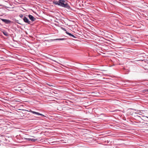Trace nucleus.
Returning a JSON list of instances; mask_svg holds the SVG:
<instances>
[{
    "instance_id": "obj_8",
    "label": "nucleus",
    "mask_w": 148,
    "mask_h": 148,
    "mask_svg": "<svg viewBox=\"0 0 148 148\" xmlns=\"http://www.w3.org/2000/svg\"><path fill=\"white\" fill-rule=\"evenodd\" d=\"M3 33L5 36H8V33L6 32H3Z\"/></svg>"
},
{
    "instance_id": "obj_3",
    "label": "nucleus",
    "mask_w": 148,
    "mask_h": 148,
    "mask_svg": "<svg viewBox=\"0 0 148 148\" xmlns=\"http://www.w3.org/2000/svg\"><path fill=\"white\" fill-rule=\"evenodd\" d=\"M24 21L26 23H27L29 24H31V22L29 21L28 19L25 16H24L23 18Z\"/></svg>"
},
{
    "instance_id": "obj_15",
    "label": "nucleus",
    "mask_w": 148,
    "mask_h": 148,
    "mask_svg": "<svg viewBox=\"0 0 148 148\" xmlns=\"http://www.w3.org/2000/svg\"><path fill=\"white\" fill-rule=\"evenodd\" d=\"M62 28L63 30H65V29L64 28Z\"/></svg>"
},
{
    "instance_id": "obj_10",
    "label": "nucleus",
    "mask_w": 148,
    "mask_h": 148,
    "mask_svg": "<svg viewBox=\"0 0 148 148\" xmlns=\"http://www.w3.org/2000/svg\"><path fill=\"white\" fill-rule=\"evenodd\" d=\"M24 138L25 140H27L28 141H31V138Z\"/></svg>"
},
{
    "instance_id": "obj_9",
    "label": "nucleus",
    "mask_w": 148,
    "mask_h": 148,
    "mask_svg": "<svg viewBox=\"0 0 148 148\" xmlns=\"http://www.w3.org/2000/svg\"><path fill=\"white\" fill-rule=\"evenodd\" d=\"M37 140V139H35L34 138H31V141H32V142H35Z\"/></svg>"
},
{
    "instance_id": "obj_5",
    "label": "nucleus",
    "mask_w": 148,
    "mask_h": 148,
    "mask_svg": "<svg viewBox=\"0 0 148 148\" xmlns=\"http://www.w3.org/2000/svg\"><path fill=\"white\" fill-rule=\"evenodd\" d=\"M32 113L33 114H35L38 115H41L43 116H44V115L42 114H40L39 112L34 111V112H32Z\"/></svg>"
},
{
    "instance_id": "obj_16",
    "label": "nucleus",
    "mask_w": 148,
    "mask_h": 148,
    "mask_svg": "<svg viewBox=\"0 0 148 148\" xmlns=\"http://www.w3.org/2000/svg\"><path fill=\"white\" fill-rule=\"evenodd\" d=\"M147 118H148V117H147Z\"/></svg>"
},
{
    "instance_id": "obj_11",
    "label": "nucleus",
    "mask_w": 148,
    "mask_h": 148,
    "mask_svg": "<svg viewBox=\"0 0 148 148\" xmlns=\"http://www.w3.org/2000/svg\"><path fill=\"white\" fill-rule=\"evenodd\" d=\"M56 40H64V38H59V39H56Z\"/></svg>"
},
{
    "instance_id": "obj_6",
    "label": "nucleus",
    "mask_w": 148,
    "mask_h": 148,
    "mask_svg": "<svg viewBox=\"0 0 148 148\" xmlns=\"http://www.w3.org/2000/svg\"><path fill=\"white\" fill-rule=\"evenodd\" d=\"M65 33L69 35L70 36L74 38H76V37L73 35L71 34V33H69L68 32H67L65 30Z\"/></svg>"
},
{
    "instance_id": "obj_2",
    "label": "nucleus",
    "mask_w": 148,
    "mask_h": 148,
    "mask_svg": "<svg viewBox=\"0 0 148 148\" xmlns=\"http://www.w3.org/2000/svg\"><path fill=\"white\" fill-rule=\"evenodd\" d=\"M1 20L5 23L6 24H10L11 23V21L10 20L3 19L1 18Z\"/></svg>"
},
{
    "instance_id": "obj_4",
    "label": "nucleus",
    "mask_w": 148,
    "mask_h": 148,
    "mask_svg": "<svg viewBox=\"0 0 148 148\" xmlns=\"http://www.w3.org/2000/svg\"><path fill=\"white\" fill-rule=\"evenodd\" d=\"M28 17L32 21H34L36 20V18H34V17L32 15L29 14L28 15Z\"/></svg>"
},
{
    "instance_id": "obj_12",
    "label": "nucleus",
    "mask_w": 148,
    "mask_h": 148,
    "mask_svg": "<svg viewBox=\"0 0 148 148\" xmlns=\"http://www.w3.org/2000/svg\"><path fill=\"white\" fill-rule=\"evenodd\" d=\"M19 17H20L21 18H22L23 17V14H20L19 15Z\"/></svg>"
},
{
    "instance_id": "obj_7",
    "label": "nucleus",
    "mask_w": 148,
    "mask_h": 148,
    "mask_svg": "<svg viewBox=\"0 0 148 148\" xmlns=\"http://www.w3.org/2000/svg\"><path fill=\"white\" fill-rule=\"evenodd\" d=\"M65 8H66L68 10H70L71 8L69 5L66 3H65Z\"/></svg>"
},
{
    "instance_id": "obj_14",
    "label": "nucleus",
    "mask_w": 148,
    "mask_h": 148,
    "mask_svg": "<svg viewBox=\"0 0 148 148\" xmlns=\"http://www.w3.org/2000/svg\"><path fill=\"white\" fill-rule=\"evenodd\" d=\"M48 85L50 86H53L51 84H47Z\"/></svg>"
},
{
    "instance_id": "obj_13",
    "label": "nucleus",
    "mask_w": 148,
    "mask_h": 148,
    "mask_svg": "<svg viewBox=\"0 0 148 148\" xmlns=\"http://www.w3.org/2000/svg\"><path fill=\"white\" fill-rule=\"evenodd\" d=\"M27 111L30 112H31L32 113V112H34V111H32L31 110H29V111L27 110Z\"/></svg>"
},
{
    "instance_id": "obj_1",
    "label": "nucleus",
    "mask_w": 148,
    "mask_h": 148,
    "mask_svg": "<svg viewBox=\"0 0 148 148\" xmlns=\"http://www.w3.org/2000/svg\"><path fill=\"white\" fill-rule=\"evenodd\" d=\"M65 1L62 0H59L58 1H56L54 3L56 5L60 6H61L65 7Z\"/></svg>"
}]
</instances>
